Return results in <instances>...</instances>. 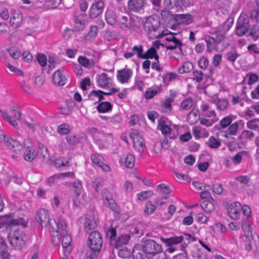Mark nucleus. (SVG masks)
Returning a JSON list of instances; mask_svg holds the SVG:
<instances>
[{"instance_id": "1", "label": "nucleus", "mask_w": 259, "mask_h": 259, "mask_svg": "<svg viewBox=\"0 0 259 259\" xmlns=\"http://www.w3.org/2000/svg\"><path fill=\"white\" fill-rule=\"evenodd\" d=\"M55 227H52V231L57 233V236L59 235V233L60 234V237L63 236L62 245L64 248L65 255L67 256L71 251L72 247L71 243L72 238L68 234V231L66 229L67 225L66 222L62 217H59L57 219V222H55Z\"/></svg>"}, {"instance_id": "2", "label": "nucleus", "mask_w": 259, "mask_h": 259, "mask_svg": "<svg viewBox=\"0 0 259 259\" xmlns=\"http://www.w3.org/2000/svg\"><path fill=\"white\" fill-rule=\"evenodd\" d=\"M35 219L42 227H49V229H52V227H55V222L57 221H51L50 218V213L46 209H40L36 212Z\"/></svg>"}, {"instance_id": "3", "label": "nucleus", "mask_w": 259, "mask_h": 259, "mask_svg": "<svg viewBox=\"0 0 259 259\" xmlns=\"http://www.w3.org/2000/svg\"><path fill=\"white\" fill-rule=\"evenodd\" d=\"M234 22L233 18H228L223 26L211 28L210 33L211 34H215L217 40L220 43L225 38L227 32L231 28Z\"/></svg>"}, {"instance_id": "4", "label": "nucleus", "mask_w": 259, "mask_h": 259, "mask_svg": "<svg viewBox=\"0 0 259 259\" xmlns=\"http://www.w3.org/2000/svg\"><path fill=\"white\" fill-rule=\"evenodd\" d=\"M103 241L99 232L94 231L91 233L88 238V245L92 251L99 253L102 246Z\"/></svg>"}, {"instance_id": "5", "label": "nucleus", "mask_w": 259, "mask_h": 259, "mask_svg": "<svg viewBox=\"0 0 259 259\" xmlns=\"http://www.w3.org/2000/svg\"><path fill=\"white\" fill-rule=\"evenodd\" d=\"M24 237L25 234L22 231L16 230L10 234V243L16 249L20 250L25 244Z\"/></svg>"}, {"instance_id": "6", "label": "nucleus", "mask_w": 259, "mask_h": 259, "mask_svg": "<svg viewBox=\"0 0 259 259\" xmlns=\"http://www.w3.org/2000/svg\"><path fill=\"white\" fill-rule=\"evenodd\" d=\"M74 188V195L73 197V201L74 204L79 207L83 205L85 202L84 195L81 193L82 185L79 180H77L73 183Z\"/></svg>"}, {"instance_id": "7", "label": "nucleus", "mask_w": 259, "mask_h": 259, "mask_svg": "<svg viewBox=\"0 0 259 259\" xmlns=\"http://www.w3.org/2000/svg\"><path fill=\"white\" fill-rule=\"evenodd\" d=\"M249 20L245 15H241L239 17L236 26V33L239 36L244 35L249 30Z\"/></svg>"}, {"instance_id": "8", "label": "nucleus", "mask_w": 259, "mask_h": 259, "mask_svg": "<svg viewBox=\"0 0 259 259\" xmlns=\"http://www.w3.org/2000/svg\"><path fill=\"white\" fill-rule=\"evenodd\" d=\"M142 247L147 253L152 256L162 251L161 246L152 239L143 240Z\"/></svg>"}, {"instance_id": "9", "label": "nucleus", "mask_w": 259, "mask_h": 259, "mask_svg": "<svg viewBox=\"0 0 259 259\" xmlns=\"http://www.w3.org/2000/svg\"><path fill=\"white\" fill-rule=\"evenodd\" d=\"M160 27V22L157 18L150 16L147 18L144 24V29L150 37L152 32L157 31Z\"/></svg>"}, {"instance_id": "10", "label": "nucleus", "mask_w": 259, "mask_h": 259, "mask_svg": "<svg viewBox=\"0 0 259 259\" xmlns=\"http://www.w3.org/2000/svg\"><path fill=\"white\" fill-rule=\"evenodd\" d=\"M183 239L184 237L182 236H180L167 238H161V239L163 242L168 246L166 251L169 253H172L175 250V248L171 246V245L182 242Z\"/></svg>"}, {"instance_id": "11", "label": "nucleus", "mask_w": 259, "mask_h": 259, "mask_svg": "<svg viewBox=\"0 0 259 259\" xmlns=\"http://www.w3.org/2000/svg\"><path fill=\"white\" fill-rule=\"evenodd\" d=\"M146 4V0H128L127 7L130 10L136 12L143 10Z\"/></svg>"}, {"instance_id": "12", "label": "nucleus", "mask_w": 259, "mask_h": 259, "mask_svg": "<svg viewBox=\"0 0 259 259\" xmlns=\"http://www.w3.org/2000/svg\"><path fill=\"white\" fill-rule=\"evenodd\" d=\"M91 158L94 164L102 168L104 171L108 172L110 170V167L108 164L104 163V158L101 155L97 153L93 154L91 155Z\"/></svg>"}, {"instance_id": "13", "label": "nucleus", "mask_w": 259, "mask_h": 259, "mask_svg": "<svg viewBox=\"0 0 259 259\" xmlns=\"http://www.w3.org/2000/svg\"><path fill=\"white\" fill-rule=\"evenodd\" d=\"M241 205L238 202L231 204L228 208V214L233 219L237 220L239 218Z\"/></svg>"}, {"instance_id": "14", "label": "nucleus", "mask_w": 259, "mask_h": 259, "mask_svg": "<svg viewBox=\"0 0 259 259\" xmlns=\"http://www.w3.org/2000/svg\"><path fill=\"white\" fill-rule=\"evenodd\" d=\"M104 9V3L102 1H99L92 5L90 11V16L92 18H95L99 16Z\"/></svg>"}, {"instance_id": "15", "label": "nucleus", "mask_w": 259, "mask_h": 259, "mask_svg": "<svg viewBox=\"0 0 259 259\" xmlns=\"http://www.w3.org/2000/svg\"><path fill=\"white\" fill-rule=\"evenodd\" d=\"M87 15L84 14H79L74 17V29L76 31H83L85 28Z\"/></svg>"}, {"instance_id": "16", "label": "nucleus", "mask_w": 259, "mask_h": 259, "mask_svg": "<svg viewBox=\"0 0 259 259\" xmlns=\"http://www.w3.org/2000/svg\"><path fill=\"white\" fill-rule=\"evenodd\" d=\"M132 75L130 69H122L117 71V77L118 80L122 83L127 82Z\"/></svg>"}, {"instance_id": "17", "label": "nucleus", "mask_w": 259, "mask_h": 259, "mask_svg": "<svg viewBox=\"0 0 259 259\" xmlns=\"http://www.w3.org/2000/svg\"><path fill=\"white\" fill-rule=\"evenodd\" d=\"M23 20V16L22 13L18 11H14L12 13V16L11 17L10 23L12 27L15 28L19 27Z\"/></svg>"}, {"instance_id": "18", "label": "nucleus", "mask_w": 259, "mask_h": 259, "mask_svg": "<svg viewBox=\"0 0 259 259\" xmlns=\"http://www.w3.org/2000/svg\"><path fill=\"white\" fill-rule=\"evenodd\" d=\"M52 79L54 83L59 86L64 85L66 81L65 76L63 75L60 70H58L54 73Z\"/></svg>"}, {"instance_id": "19", "label": "nucleus", "mask_w": 259, "mask_h": 259, "mask_svg": "<svg viewBox=\"0 0 259 259\" xmlns=\"http://www.w3.org/2000/svg\"><path fill=\"white\" fill-rule=\"evenodd\" d=\"M176 96L175 94H170L169 97L165 99L161 106V109L163 112L168 113L171 111V103L174 101Z\"/></svg>"}, {"instance_id": "20", "label": "nucleus", "mask_w": 259, "mask_h": 259, "mask_svg": "<svg viewBox=\"0 0 259 259\" xmlns=\"http://www.w3.org/2000/svg\"><path fill=\"white\" fill-rule=\"evenodd\" d=\"M211 101L216 105L219 110L221 111L225 110L228 105V101L225 98H213Z\"/></svg>"}, {"instance_id": "21", "label": "nucleus", "mask_w": 259, "mask_h": 259, "mask_svg": "<svg viewBox=\"0 0 259 259\" xmlns=\"http://www.w3.org/2000/svg\"><path fill=\"white\" fill-rule=\"evenodd\" d=\"M38 155V152L34 149H27L23 153V158L27 162L34 160Z\"/></svg>"}, {"instance_id": "22", "label": "nucleus", "mask_w": 259, "mask_h": 259, "mask_svg": "<svg viewBox=\"0 0 259 259\" xmlns=\"http://www.w3.org/2000/svg\"><path fill=\"white\" fill-rule=\"evenodd\" d=\"M133 254L134 259H149L147 256L148 254L142 248L140 249L135 247L133 249Z\"/></svg>"}, {"instance_id": "23", "label": "nucleus", "mask_w": 259, "mask_h": 259, "mask_svg": "<svg viewBox=\"0 0 259 259\" xmlns=\"http://www.w3.org/2000/svg\"><path fill=\"white\" fill-rule=\"evenodd\" d=\"M103 94H100L98 91L93 90L90 92L88 97L90 100L94 102L95 103H98L99 102L105 100Z\"/></svg>"}, {"instance_id": "24", "label": "nucleus", "mask_w": 259, "mask_h": 259, "mask_svg": "<svg viewBox=\"0 0 259 259\" xmlns=\"http://www.w3.org/2000/svg\"><path fill=\"white\" fill-rule=\"evenodd\" d=\"M5 142L7 146L11 149L16 151V150L19 149L20 147V143L15 140L13 139L10 137H7L5 139Z\"/></svg>"}, {"instance_id": "25", "label": "nucleus", "mask_w": 259, "mask_h": 259, "mask_svg": "<svg viewBox=\"0 0 259 259\" xmlns=\"http://www.w3.org/2000/svg\"><path fill=\"white\" fill-rule=\"evenodd\" d=\"M110 79L111 78L107 76V74L105 73L101 74L99 75L97 80L99 86L101 88H106L109 84Z\"/></svg>"}, {"instance_id": "26", "label": "nucleus", "mask_w": 259, "mask_h": 259, "mask_svg": "<svg viewBox=\"0 0 259 259\" xmlns=\"http://www.w3.org/2000/svg\"><path fill=\"white\" fill-rule=\"evenodd\" d=\"M163 5L167 10L178 8L180 7L179 0H164Z\"/></svg>"}, {"instance_id": "27", "label": "nucleus", "mask_w": 259, "mask_h": 259, "mask_svg": "<svg viewBox=\"0 0 259 259\" xmlns=\"http://www.w3.org/2000/svg\"><path fill=\"white\" fill-rule=\"evenodd\" d=\"M112 105L109 102H102L98 104L97 109L99 112L105 113L112 109Z\"/></svg>"}, {"instance_id": "28", "label": "nucleus", "mask_w": 259, "mask_h": 259, "mask_svg": "<svg viewBox=\"0 0 259 259\" xmlns=\"http://www.w3.org/2000/svg\"><path fill=\"white\" fill-rule=\"evenodd\" d=\"M106 206L109 208L115 213L119 214L120 212V209L118 204L115 202V200L112 198L111 200L104 202Z\"/></svg>"}, {"instance_id": "29", "label": "nucleus", "mask_w": 259, "mask_h": 259, "mask_svg": "<svg viewBox=\"0 0 259 259\" xmlns=\"http://www.w3.org/2000/svg\"><path fill=\"white\" fill-rule=\"evenodd\" d=\"M79 63L82 66L91 68L94 65V61L91 59H89L83 56H79L78 58Z\"/></svg>"}, {"instance_id": "30", "label": "nucleus", "mask_w": 259, "mask_h": 259, "mask_svg": "<svg viewBox=\"0 0 259 259\" xmlns=\"http://www.w3.org/2000/svg\"><path fill=\"white\" fill-rule=\"evenodd\" d=\"M54 165L58 168L61 166H68L69 165V159H66L62 157L57 158L54 161Z\"/></svg>"}, {"instance_id": "31", "label": "nucleus", "mask_w": 259, "mask_h": 259, "mask_svg": "<svg viewBox=\"0 0 259 259\" xmlns=\"http://www.w3.org/2000/svg\"><path fill=\"white\" fill-rule=\"evenodd\" d=\"M130 239V236L129 235H121L118 237L116 241L115 246L118 248L123 245H125L128 242Z\"/></svg>"}, {"instance_id": "32", "label": "nucleus", "mask_w": 259, "mask_h": 259, "mask_svg": "<svg viewBox=\"0 0 259 259\" xmlns=\"http://www.w3.org/2000/svg\"><path fill=\"white\" fill-rule=\"evenodd\" d=\"M21 225L23 227H25L26 225V223L22 218L14 219L10 215V219L9 222V227L13 226Z\"/></svg>"}, {"instance_id": "33", "label": "nucleus", "mask_w": 259, "mask_h": 259, "mask_svg": "<svg viewBox=\"0 0 259 259\" xmlns=\"http://www.w3.org/2000/svg\"><path fill=\"white\" fill-rule=\"evenodd\" d=\"M106 20L108 24L113 25L116 22V16L113 10H108L105 14Z\"/></svg>"}, {"instance_id": "34", "label": "nucleus", "mask_w": 259, "mask_h": 259, "mask_svg": "<svg viewBox=\"0 0 259 259\" xmlns=\"http://www.w3.org/2000/svg\"><path fill=\"white\" fill-rule=\"evenodd\" d=\"M206 145L212 149H217L221 145V142L214 137L211 136L206 142Z\"/></svg>"}, {"instance_id": "35", "label": "nucleus", "mask_w": 259, "mask_h": 259, "mask_svg": "<svg viewBox=\"0 0 259 259\" xmlns=\"http://www.w3.org/2000/svg\"><path fill=\"white\" fill-rule=\"evenodd\" d=\"M96 225L95 220L92 218H87L84 223V230L86 232H88L89 230L95 228Z\"/></svg>"}, {"instance_id": "36", "label": "nucleus", "mask_w": 259, "mask_h": 259, "mask_svg": "<svg viewBox=\"0 0 259 259\" xmlns=\"http://www.w3.org/2000/svg\"><path fill=\"white\" fill-rule=\"evenodd\" d=\"M207 45V49L208 52H211L214 49V47L219 44L217 40L216 37L210 36L208 39L205 40Z\"/></svg>"}, {"instance_id": "37", "label": "nucleus", "mask_w": 259, "mask_h": 259, "mask_svg": "<svg viewBox=\"0 0 259 259\" xmlns=\"http://www.w3.org/2000/svg\"><path fill=\"white\" fill-rule=\"evenodd\" d=\"M156 209V206L153 204L151 201L147 202L145 204L144 214L145 216H149L153 213Z\"/></svg>"}, {"instance_id": "38", "label": "nucleus", "mask_w": 259, "mask_h": 259, "mask_svg": "<svg viewBox=\"0 0 259 259\" xmlns=\"http://www.w3.org/2000/svg\"><path fill=\"white\" fill-rule=\"evenodd\" d=\"M157 128L159 129L162 133L165 135L170 133L171 131V128L165 124V121L162 119L159 120Z\"/></svg>"}, {"instance_id": "39", "label": "nucleus", "mask_w": 259, "mask_h": 259, "mask_svg": "<svg viewBox=\"0 0 259 259\" xmlns=\"http://www.w3.org/2000/svg\"><path fill=\"white\" fill-rule=\"evenodd\" d=\"M135 157L132 154H128L124 159V164L126 167L132 168L135 165Z\"/></svg>"}, {"instance_id": "40", "label": "nucleus", "mask_w": 259, "mask_h": 259, "mask_svg": "<svg viewBox=\"0 0 259 259\" xmlns=\"http://www.w3.org/2000/svg\"><path fill=\"white\" fill-rule=\"evenodd\" d=\"M246 126L248 128L251 130L259 132V119L254 118L247 121Z\"/></svg>"}, {"instance_id": "41", "label": "nucleus", "mask_w": 259, "mask_h": 259, "mask_svg": "<svg viewBox=\"0 0 259 259\" xmlns=\"http://www.w3.org/2000/svg\"><path fill=\"white\" fill-rule=\"evenodd\" d=\"M193 68V65L190 62H186L184 63L182 67L178 69V72L180 74L188 73Z\"/></svg>"}, {"instance_id": "42", "label": "nucleus", "mask_w": 259, "mask_h": 259, "mask_svg": "<svg viewBox=\"0 0 259 259\" xmlns=\"http://www.w3.org/2000/svg\"><path fill=\"white\" fill-rule=\"evenodd\" d=\"M249 36H251L253 40H257L259 38V27L255 25L251 26Z\"/></svg>"}, {"instance_id": "43", "label": "nucleus", "mask_w": 259, "mask_h": 259, "mask_svg": "<svg viewBox=\"0 0 259 259\" xmlns=\"http://www.w3.org/2000/svg\"><path fill=\"white\" fill-rule=\"evenodd\" d=\"M133 142L134 146L136 148H137L139 151H144L145 148V144L143 138L136 140L134 141Z\"/></svg>"}, {"instance_id": "44", "label": "nucleus", "mask_w": 259, "mask_h": 259, "mask_svg": "<svg viewBox=\"0 0 259 259\" xmlns=\"http://www.w3.org/2000/svg\"><path fill=\"white\" fill-rule=\"evenodd\" d=\"M156 50L154 47H151L144 54H143L142 59H153L156 54Z\"/></svg>"}, {"instance_id": "45", "label": "nucleus", "mask_w": 259, "mask_h": 259, "mask_svg": "<svg viewBox=\"0 0 259 259\" xmlns=\"http://www.w3.org/2000/svg\"><path fill=\"white\" fill-rule=\"evenodd\" d=\"M57 131L61 135H66L70 132V126L66 123H62L58 127Z\"/></svg>"}, {"instance_id": "46", "label": "nucleus", "mask_w": 259, "mask_h": 259, "mask_svg": "<svg viewBox=\"0 0 259 259\" xmlns=\"http://www.w3.org/2000/svg\"><path fill=\"white\" fill-rule=\"evenodd\" d=\"M187 246L186 243L182 244L181 249L183 251L182 253H180L175 255L172 259H188V256L187 252L184 250V249Z\"/></svg>"}, {"instance_id": "47", "label": "nucleus", "mask_w": 259, "mask_h": 259, "mask_svg": "<svg viewBox=\"0 0 259 259\" xmlns=\"http://www.w3.org/2000/svg\"><path fill=\"white\" fill-rule=\"evenodd\" d=\"M203 74L201 71L194 70L192 72L191 78L197 82H201L203 79Z\"/></svg>"}, {"instance_id": "48", "label": "nucleus", "mask_w": 259, "mask_h": 259, "mask_svg": "<svg viewBox=\"0 0 259 259\" xmlns=\"http://www.w3.org/2000/svg\"><path fill=\"white\" fill-rule=\"evenodd\" d=\"M201 208L206 212H210L214 209L213 204L209 201H204L201 204Z\"/></svg>"}, {"instance_id": "49", "label": "nucleus", "mask_w": 259, "mask_h": 259, "mask_svg": "<svg viewBox=\"0 0 259 259\" xmlns=\"http://www.w3.org/2000/svg\"><path fill=\"white\" fill-rule=\"evenodd\" d=\"M192 106L193 100L191 98L186 99L181 103V107L185 110H188L190 109Z\"/></svg>"}, {"instance_id": "50", "label": "nucleus", "mask_w": 259, "mask_h": 259, "mask_svg": "<svg viewBox=\"0 0 259 259\" xmlns=\"http://www.w3.org/2000/svg\"><path fill=\"white\" fill-rule=\"evenodd\" d=\"M10 215L11 214L0 217V228L9 227Z\"/></svg>"}, {"instance_id": "51", "label": "nucleus", "mask_w": 259, "mask_h": 259, "mask_svg": "<svg viewBox=\"0 0 259 259\" xmlns=\"http://www.w3.org/2000/svg\"><path fill=\"white\" fill-rule=\"evenodd\" d=\"M11 57L14 59H18L21 56V52L16 48L12 47L8 50Z\"/></svg>"}, {"instance_id": "52", "label": "nucleus", "mask_w": 259, "mask_h": 259, "mask_svg": "<svg viewBox=\"0 0 259 259\" xmlns=\"http://www.w3.org/2000/svg\"><path fill=\"white\" fill-rule=\"evenodd\" d=\"M177 20L184 21L187 23H190L192 21V16L190 14H179L176 16Z\"/></svg>"}, {"instance_id": "53", "label": "nucleus", "mask_w": 259, "mask_h": 259, "mask_svg": "<svg viewBox=\"0 0 259 259\" xmlns=\"http://www.w3.org/2000/svg\"><path fill=\"white\" fill-rule=\"evenodd\" d=\"M118 255L122 258H129L131 255V250L126 247L121 249L118 252Z\"/></svg>"}, {"instance_id": "54", "label": "nucleus", "mask_w": 259, "mask_h": 259, "mask_svg": "<svg viewBox=\"0 0 259 259\" xmlns=\"http://www.w3.org/2000/svg\"><path fill=\"white\" fill-rule=\"evenodd\" d=\"M232 120V118L230 116H226L220 121V125L223 128H225L231 124Z\"/></svg>"}, {"instance_id": "55", "label": "nucleus", "mask_w": 259, "mask_h": 259, "mask_svg": "<svg viewBox=\"0 0 259 259\" xmlns=\"http://www.w3.org/2000/svg\"><path fill=\"white\" fill-rule=\"evenodd\" d=\"M132 51L135 52V54L136 53L138 58H142L143 54V47L142 45L135 46L132 48Z\"/></svg>"}, {"instance_id": "56", "label": "nucleus", "mask_w": 259, "mask_h": 259, "mask_svg": "<svg viewBox=\"0 0 259 259\" xmlns=\"http://www.w3.org/2000/svg\"><path fill=\"white\" fill-rule=\"evenodd\" d=\"M242 229L244 232V234L247 238L250 239V238L252 237V232L250 229V225L245 223H243Z\"/></svg>"}, {"instance_id": "57", "label": "nucleus", "mask_w": 259, "mask_h": 259, "mask_svg": "<svg viewBox=\"0 0 259 259\" xmlns=\"http://www.w3.org/2000/svg\"><path fill=\"white\" fill-rule=\"evenodd\" d=\"M238 128V124L236 122L230 124V126L228 129L227 132L230 135H236Z\"/></svg>"}, {"instance_id": "58", "label": "nucleus", "mask_w": 259, "mask_h": 259, "mask_svg": "<svg viewBox=\"0 0 259 259\" xmlns=\"http://www.w3.org/2000/svg\"><path fill=\"white\" fill-rule=\"evenodd\" d=\"M212 189L213 192L218 195H221L224 190L222 185L220 183L213 184Z\"/></svg>"}, {"instance_id": "59", "label": "nucleus", "mask_w": 259, "mask_h": 259, "mask_svg": "<svg viewBox=\"0 0 259 259\" xmlns=\"http://www.w3.org/2000/svg\"><path fill=\"white\" fill-rule=\"evenodd\" d=\"M39 246L37 244H35L31 249L32 255L30 259H39V252H38Z\"/></svg>"}, {"instance_id": "60", "label": "nucleus", "mask_w": 259, "mask_h": 259, "mask_svg": "<svg viewBox=\"0 0 259 259\" xmlns=\"http://www.w3.org/2000/svg\"><path fill=\"white\" fill-rule=\"evenodd\" d=\"M241 136L243 138L251 140L254 137V134L249 130H244L242 131Z\"/></svg>"}, {"instance_id": "61", "label": "nucleus", "mask_w": 259, "mask_h": 259, "mask_svg": "<svg viewBox=\"0 0 259 259\" xmlns=\"http://www.w3.org/2000/svg\"><path fill=\"white\" fill-rule=\"evenodd\" d=\"M37 60L38 63L42 67L45 66L47 64V59L44 54H38L37 56Z\"/></svg>"}, {"instance_id": "62", "label": "nucleus", "mask_w": 259, "mask_h": 259, "mask_svg": "<svg viewBox=\"0 0 259 259\" xmlns=\"http://www.w3.org/2000/svg\"><path fill=\"white\" fill-rule=\"evenodd\" d=\"M202 132V128L198 126H195L193 127L192 133L194 137L197 139L201 137V134Z\"/></svg>"}, {"instance_id": "63", "label": "nucleus", "mask_w": 259, "mask_h": 259, "mask_svg": "<svg viewBox=\"0 0 259 259\" xmlns=\"http://www.w3.org/2000/svg\"><path fill=\"white\" fill-rule=\"evenodd\" d=\"M198 65L202 69H205L208 65V60L206 58L202 57L199 59Z\"/></svg>"}, {"instance_id": "64", "label": "nucleus", "mask_w": 259, "mask_h": 259, "mask_svg": "<svg viewBox=\"0 0 259 259\" xmlns=\"http://www.w3.org/2000/svg\"><path fill=\"white\" fill-rule=\"evenodd\" d=\"M240 55L235 51H230L227 53L228 59L231 62H235Z\"/></svg>"}]
</instances>
